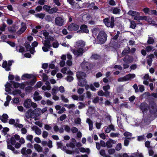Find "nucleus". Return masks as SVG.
Segmentation results:
<instances>
[{"instance_id":"nucleus-1","label":"nucleus","mask_w":157,"mask_h":157,"mask_svg":"<svg viewBox=\"0 0 157 157\" xmlns=\"http://www.w3.org/2000/svg\"><path fill=\"white\" fill-rule=\"evenodd\" d=\"M107 35L106 33L103 31L100 32L97 37V40L101 44L104 43L107 39Z\"/></svg>"},{"instance_id":"nucleus-2","label":"nucleus","mask_w":157,"mask_h":157,"mask_svg":"<svg viewBox=\"0 0 157 157\" xmlns=\"http://www.w3.org/2000/svg\"><path fill=\"white\" fill-rule=\"evenodd\" d=\"M149 113L150 114L155 117L157 116V106L154 102L149 105Z\"/></svg>"},{"instance_id":"nucleus-3","label":"nucleus","mask_w":157,"mask_h":157,"mask_svg":"<svg viewBox=\"0 0 157 157\" xmlns=\"http://www.w3.org/2000/svg\"><path fill=\"white\" fill-rule=\"evenodd\" d=\"M105 25L108 27H110L113 28L114 25V18L113 17H111V20L108 18H106L103 20Z\"/></svg>"},{"instance_id":"nucleus-4","label":"nucleus","mask_w":157,"mask_h":157,"mask_svg":"<svg viewBox=\"0 0 157 157\" xmlns=\"http://www.w3.org/2000/svg\"><path fill=\"white\" fill-rule=\"evenodd\" d=\"M24 107L26 108H29L32 107L34 108H36L37 104L33 102H32L30 99H28L25 100L24 102Z\"/></svg>"},{"instance_id":"nucleus-5","label":"nucleus","mask_w":157,"mask_h":157,"mask_svg":"<svg viewBox=\"0 0 157 157\" xmlns=\"http://www.w3.org/2000/svg\"><path fill=\"white\" fill-rule=\"evenodd\" d=\"M135 77V74H129L126 75L123 77L119 78L117 81L119 82L127 81L134 78Z\"/></svg>"},{"instance_id":"nucleus-6","label":"nucleus","mask_w":157,"mask_h":157,"mask_svg":"<svg viewBox=\"0 0 157 157\" xmlns=\"http://www.w3.org/2000/svg\"><path fill=\"white\" fill-rule=\"evenodd\" d=\"M135 77V74H129L126 75L123 77L119 78L117 81L119 82L127 81L134 78Z\"/></svg>"},{"instance_id":"nucleus-7","label":"nucleus","mask_w":157,"mask_h":157,"mask_svg":"<svg viewBox=\"0 0 157 157\" xmlns=\"http://www.w3.org/2000/svg\"><path fill=\"white\" fill-rule=\"evenodd\" d=\"M81 66L82 69L85 71H88L91 69L94 66L93 63L85 62L82 63Z\"/></svg>"},{"instance_id":"nucleus-8","label":"nucleus","mask_w":157,"mask_h":157,"mask_svg":"<svg viewBox=\"0 0 157 157\" xmlns=\"http://www.w3.org/2000/svg\"><path fill=\"white\" fill-rule=\"evenodd\" d=\"M51 40H45L42 41L44 46L42 48L44 52H47L49 51L51 47L50 43Z\"/></svg>"},{"instance_id":"nucleus-9","label":"nucleus","mask_w":157,"mask_h":157,"mask_svg":"<svg viewBox=\"0 0 157 157\" xmlns=\"http://www.w3.org/2000/svg\"><path fill=\"white\" fill-rule=\"evenodd\" d=\"M55 23L56 25L61 26L64 25L65 20L61 17H57L55 19Z\"/></svg>"},{"instance_id":"nucleus-10","label":"nucleus","mask_w":157,"mask_h":157,"mask_svg":"<svg viewBox=\"0 0 157 157\" xmlns=\"http://www.w3.org/2000/svg\"><path fill=\"white\" fill-rule=\"evenodd\" d=\"M71 51L77 57L82 56L83 53L85 52L84 49L81 48H76V49H71Z\"/></svg>"},{"instance_id":"nucleus-11","label":"nucleus","mask_w":157,"mask_h":157,"mask_svg":"<svg viewBox=\"0 0 157 157\" xmlns=\"http://www.w3.org/2000/svg\"><path fill=\"white\" fill-rule=\"evenodd\" d=\"M155 118V117L149 114L147 115L143 120V121H144L146 124H149Z\"/></svg>"},{"instance_id":"nucleus-12","label":"nucleus","mask_w":157,"mask_h":157,"mask_svg":"<svg viewBox=\"0 0 157 157\" xmlns=\"http://www.w3.org/2000/svg\"><path fill=\"white\" fill-rule=\"evenodd\" d=\"M79 26L74 23L70 24L67 27V29L70 31H74L77 30L79 28Z\"/></svg>"},{"instance_id":"nucleus-13","label":"nucleus","mask_w":157,"mask_h":157,"mask_svg":"<svg viewBox=\"0 0 157 157\" xmlns=\"http://www.w3.org/2000/svg\"><path fill=\"white\" fill-rule=\"evenodd\" d=\"M12 62L11 61H9L7 63L6 61H5L3 62L2 67L4 68L6 71H9L10 70V67L12 64Z\"/></svg>"},{"instance_id":"nucleus-14","label":"nucleus","mask_w":157,"mask_h":157,"mask_svg":"<svg viewBox=\"0 0 157 157\" xmlns=\"http://www.w3.org/2000/svg\"><path fill=\"white\" fill-rule=\"evenodd\" d=\"M85 45V43L83 40H80L76 42L75 46L76 48H82L84 49V48Z\"/></svg>"},{"instance_id":"nucleus-15","label":"nucleus","mask_w":157,"mask_h":157,"mask_svg":"<svg viewBox=\"0 0 157 157\" xmlns=\"http://www.w3.org/2000/svg\"><path fill=\"white\" fill-rule=\"evenodd\" d=\"M31 118H32L37 117L40 115V109L37 108L31 112Z\"/></svg>"},{"instance_id":"nucleus-16","label":"nucleus","mask_w":157,"mask_h":157,"mask_svg":"<svg viewBox=\"0 0 157 157\" xmlns=\"http://www.w3.org/2000/svg\"><path fill=\"white\" fill-rule=\"evenodd\" d=\"M80 30L77 31L78 33H87L89 32V29H88L87 26L85 25H82L80 28Z\"/></svg>"},{"instance_id":"nucleus-17","label":"nucleus","mask_w":157,"mask_h":157,"mask_svg":"<svg viewBox=\"0 0 157 157\" xmlns=\"http://www.w3.org/2000/svg\"><path fill=\"white\" fill-rule=\"evenodd\" d=\"M139 107L142 112L144 113L147 111L148 108V106L147 103L143 102L140 104Z\"/></svg>"},{"instance_id":"nucleus-18","label":"nucleus","mask_w":157,"mask_h":157,"mask_svg":"<svg viewBox=\"0 0 157 157\" xmlns=\"http://www.w3.org/2000/svg\"><path fill=\"white\" fill-rule=\"evenodd\" d=\"M31 129L37 135H40L41 134V130L37 126H34L31 128Z\"/></svg>"},{"instance_id":"nucleus-19","label":"nucleus","mask_w":157,"mask_h":157,"mask_svg":"<svg viewBox=\"0 0 157 157\" xmlns=\"http://www.w3.org/2000/svg\"><path fill=\"white\" fill-rule=\"evenodd\" d=\"M52 90H55V91L56 92L57 91H59L61 93H64L65 91V88L62 86H61L59 87L57 86H55L53 87Z\"/></svg>"},{"instance_id":"nucleus-20","label":"nucleus","mask_w":157,"mask_h":157,"mask_svg":"<svg viewBox=\"0 0 157 157\" xmlns=\"http://www.w3.org/2000/svg\"><path fill=\"white\" fill-rule=\"evenodd\" d=\"M43 35L45 36V40H51L53 39V37H51L49 35L48 33L47 32L46 30H43L41 32Z\"/></svg>"},{"instance_id":"nucleus-21","label":"nucleus","mask_w":157,"mask_h":157,"mask_svg":"<svg viewBox=\"0 0 157 157\" xmlns=\"http://www.w3.org/2000/svg\"><path fill=\"white\" fill-rule=\"evenodd\" d=\"M76 76L79 80V79L84 78L86 77V74L81 71H78L77 72Z\"/></svg>"},{"instance_id":"nucleus-22","label":"nucleus","mask_w":157,"mask_h":157,"mask_svg":"<svg viewBox=\"0 0 157 157\" xmlns=\"http://www.w3.org/2000/svg\"><path fill=\"white\" fill-rule=\"evenodd\" d=\"M86 122L89 125V130L92 131L93 128V122L90 118L86 119Z\"/></svg>"},{"instance_id":"nucleus-23","label":"nucleus","mask_w":157,"mask_h":157,"mask_svg":"<svg viewBox=\"0 0 157 157\" xmlns=\"http://www.w3.org/2000/svg\"><path fill=\"white\" fill-rule=\"evenodd\" d=\"M115 130L114 126L113 125L111 124L109 125V126L105 128V131L106 133H108L110 132L111 131H115Z\"/></svg>"},{"instance_id":"nucleus-24","label":"nucleus","mask_w":157,"mask_h":157,"mask_svg":"<svg viewBox=\"0 0 157 157\" xmlns=\"http://www.w3.org/2000/svg\"><path fill=\"white\" fill-rule=\"evenodd\" d=\"M42 98V97L40 96L39 93L37 91H35L34 93L33 99L36 101L40 100Z\"/></svg>"},{"instance_id":"nucleus-25","label":"nucleus","mask_w":157,"mask_h":157,"mask_svg":"<svg viewBox=\"0 0 157 157\" xmlns=\"http://www.w3.org/2000/svg\"><path fill=\"white\" fill-rule=\"evenodd\" d=\"M21 25V28L17 31V33L19 34H21L26 29V27L25 24L24 23H22Z\"/></svg>"},{"instance_id":"nucleus-26","label":"nucleus","mask_w":157,"mask_h":157,"mask_svg":"<svg viewBox=\"0 0 157 157\" xmlns=\"http://www.w3.org/2000/svg\"><path fill=\"white\" fill-rule=\"evenodd\" d=\"M53 129L56 132H59L60 133H62L64 131V130L62 127L59 128L56 125H55L53 127Z\"/></svg>"},{"instance_id":"nucleus-27","label":"nucleus","mask_w":157,"mask_h":157,"mask_svg":"<svg viewBox=\"0 0 157 157\" xmlns=\"http://www.w3.org/2000/svg\"><path fill=\"white\" fill-rule=\"evenodd\" d=\"M78 80V85L80 86H84L86 83V82L84 78L79 79Z\"/></svg>"},{"instance_id":"nucleus-28","label":"nucleus","mask_w":157,"mask_h":157,"mask_svg":"<svg viewBox=\"0 0 157 157\" xmlns=\"http://www.w3.org/2000/svg\"><path fill=\"white\" fill-rule=\"evenodd\" d=\"M34 147L37 151L40 152L42 151V148L39 144H34Z\"/></svg>"},{"instance_id":"nucleus-29","label":"nucleus","mask_w":157,"mask_h":157,"mask_svg":"<svg viewBox=\"0 0 157 157\" xmlns=\"http://www.w3.org/2000/svg\"><path fill=\"white\" fill-rule=\"evenodd\" d=\"M128 14L129 15L132 17H134V16H139L140 15L139 13L138 12L131 10H130L129 12H128Z\"/></svg>"},{"instance_id":"nucleus-30","label":"nucleus","mask_w":157,"mask_h":157,"mask_svg":"<svg viewBox=\"0 0 157 157\" xmlns=\"http://www.w3.org/2000/svg\"><path fill=\"white\" fill-rule=\"evenodd\" d=\"M8 116L6 114H3L2 116H0V119L3 122H6L8 118Z\"/></svg>"},{"instance_id":"nucleus-31","label":"nucleus","mask_w":157,"mask_h":157,"mask_svg":"<svg viewBox=\"0 0 157 157\" xmlns=\"http://www.w3.org/2000/svg\"><path fill=\"white\" fill-rule=\"evenodd\" d=\"M123 60L124 62L126 63H131L133 60L132 58L129 57L124 58L123 59Z\"/></svg>"},{"instance_id":"nucleus-32","label":"nucleus","mask_w":157,"mask_h":157,"mask_svg":"<svg viewBox=\"0 0 157 157\" xmlns=\"http://www.w3.org/2000/svg\"><path fill=\"white\" fill-rule=\"evenodd\" d=\"M52 94L53 95V99L56 101L58 100L59 98L56 95L57 92L55 91V90H52Z\"/></svg>"},{"instance_id":"nucleus-33","label":"nucleus","mask_w":157,"mask_h":157,"mask_svg":"<svg viewBox=\"0 0 157 157\" xmlns=\"http://www.w3.org/2000/svg\"><path fill=\"white\" fill-rule=\"evenodd\" d=\"M58 10V9L57 7L50 8L48 13L49 14H53L57 12Z\"/></svg>"},{"instance_id":"nucleus-34","label":"nucleus","mask_w":157,"mask_h":157,"mask_svg":"<svg viewBox=\"0 0 157 157\" xmlns=\"http://www.w3.org/2000/svg\"><path fill=\"white\" fill-rule=\"evenodd\" d=\"M33 76L32 74H25L23 75L22 77V78L23 79H25V78H27L28 79H30L31 78H33Z\"/></svg>"},{"instance_id":"nucleus-35","label":"nucleus","mask_w":157,"mask_h":157,"mask_svg":"<svg viewBox=\"0 0 157 157\" xmlns=\"http://www.w3.org/2000/svg\"><path fill=\"white\" fill-rule=\"evenodd\" d=\"M14 125L15 127H18L19 128H21L23 127V124H19V119H17L16 120V122H15Z\"/></svg>"},{"instance_id":"nucleus-36","label":"nucleus","mask_w":157,"mask_h":157,"mask_svg":"<svg viewBox=\"0 0 157 157\" xmlns=\"http://www.w3.org/2000/svg\"><path fill=\"white\" fill-rule=\"evenodd\" d=\"M145 49L147 52H151L152 51L154 50V48L152 46L148 45L146 47Z\"/></svg>"},{"instance_id":"nucleus-37","label":"nucleus","mask_w":157,"mask_h":157,"mask_svg":"<svg viewBox=\"0 0 157 157\" xmlns=\"http://www.w3.org/2000/svg\"><path fill=\"white\" fill-rule=\"evenodd\" d=\"M31 109H29L25 113V116L27 119H29L30 117L31 118Z\"/></svg>"},{"instance_id":"nucleus-38","label":"nucleus","mask_w":157,"mask_h":157,"mask_svg":"<svg viewBox=\"0 0 157 157\" xmlns=\"http://www.w3.org/2000/svg\"><path fill=\"white\" fill-rule=\"evenodd\" d=\"M120 135V134L118 132H111L110 133L109 136L112 138H115L119 137Z\"/></svg>"},{"instance_id":"nucleus-39","label":"nucleus","mask_w":157,"mask_h":157,"mask_svg":"<svg viewBox=\"0 0 157 157\" xmlns=\"http://www.w3.org/2000/svg\"><path fill=\"white\" fill-rule=\"evenodd\" d=\"M16 51L20 52H22L24 51V48L22 46H17L16 48Z\"/></svg>"},{"instance_id":"nucleus-40","label":"nucleus","mask_w":157,"mask_h":157,"mask_svg":"<svg viewBox=\"0 0 157 157\" xmlns=\"http://www.w3.org/2000/svg\"><path fill=\"white\" fill-rule=\"evenodd\" d=\"M121 10L117 7H115L113 10V13L114 14H119L121 12Z\"/></svg>"},{"instance_id":"nucleus-41","label":"nucleus","mask_w":157,"mask_h":157,"mask_svg":"<svg viewBox=\"0 0 157 157\" xmlns=\"http://www.w3.org/2000/svg\"><path fill=\"white\" fill-rule=\"evenodd\" d=\"M80 151L81 152H87L89 153L90 152V149L89 148L85 149L84 147H81L79 148Z\"/></svg>"},{"instance_id":"nucleus-42","label":"nucleus","mask_w":157,"mask_h":157,"mask_svg":"<svg viewBox=\"0 0 157 157\" xmlns=\"http://www.w3.org/2000/svg\"><path fill=\"white\" fill-rule=\"evenodd\" d=\"M35 15L36 17L43 19L44 18L45 16V14L42 13H40L35 14Z\"/></svg>"},{"instance_id":"nucleus-43","label":"nucleus","mask_w":157,"mask_h":157,"mask_svg":"<svg viewBox=\"0 0 157 157\" xmlns=\"http://www.w3.org/2000/svg\"><path fill=\"white\" fill-rule=\"evenodd\" d=\"M60 98L61 100L64 102L67 103L69 102V100L65 97L63 94H61L60 95Z\"/></svg>"},{"instance_id":"nucleus-44","label":"nucleus","mask_w":157,"mask_h":157,"mask_svg":"<svg viewBox=\"0 0 157 157\" xmlns=\"http://www.w3.org/2000/svg\"><path fill=\"white\" fill-rule=\"evenodd\" d=\"M130 51V49L129 48L124 49L122 53V55L124 56L126 55L129 53Z\"/></svg>"},{"instance_id":"nucleus-45","label":"nucleus","mask_w":157,"mask_h":157,"mask_svg":"<svg viewBox=\"0 0 157 157\" xmlns=\"http://www.w3.org/2000/svg\"><path fill=\"white\" fill-rule=\"evenodd\" d=\"M130 27L132 29H134L136 26V23L134 21H131L130 20Z\"/></svg>"},{"instance_id":"nucleus-46","label":"nucleus","mask_w":157,"mask_h":157,"mask_svg":"<svg viewBox=\"0 0 157 157\" xmlns=\"http://www.w3.org/2000/svg\"><path fill=\"white\" fill-rule=\"evenodd\" d=\"M21 93V91L19 90H16L12 91V94L13 95L19 94Z\"/></svg>"},{"instance_id":"nucleus-47","label":"nucleus","mask_w":157,"mask_h":157,"mask_svg":"<svg viewBox=\"0 0 157 157\" xmlns=\"http://www.w3.org/2000/svg\"><path fill=\"white\" fill-rule=\"evenodd\" d=\"M64 106L69 109H71V108H74L75 107V105L74 104H65L64 105Z\"/></svg>"},{"instance_id":"nucleus-48","label":"nucleus","mask_w":157,"mask_h":157,"mask_svg":"<svg viewBox=\"0 0 157 157\" xmlns=\"http://www.w3.org/2000/svg\"><path fill=\"white\" fill-rule=\"evenodd\" d=\"M33 90V87L31 86H28L26 87L25 90L26 93H29L30 92Z\"/></svg>"},{"instance_id":"nucleus-49","label":"nucleus","mask_w":157,"mask_h":157,"mask_svg":"<svg viewBox=\"0 0 157 157\" xmlns=\"http://www.w3.org/2000/svg\"><path fill=\"white\" fill-rule=\"evenodd\" d=\"M26 147H23L21 150V153L23 155V156H27V155L26 153Z\"/></svg>"},{"instance_id":"nucleus-50","label":"nucleus","mask_w":157,"mask_h":157,"mask_svg":"<svg viewBox=\"0 0 157 157\" xmlns=\"http://www.w3.org/2000/svg\"><path fill=\"white\" fill-rule=\"evenodd\" d=\"M67 81L71 82L74 79V78L71 75H68L65 78Z\"/></svg>"},{"instance_id":"nucleus-51","label":"nucleus","mask_w":157,"mask_h":157,"mask_svg":"<svg viewBox=\"0 0 157 157\" xmlns=\"http://www.w3.org/2000/svg\"><path fill=\"white\" fill-rule=\"evenodd\" d=\"M33 138V136L32 135H28L26 136V140L29 141L31 142H32Z\"/></svg>"},{"instance_id":"nucleus-52","label":"nucleus","mask_w":157,"mask_h":157,"mask_svg":"<svg viewBox=\"0 0 157 157\" xmlns=\"http://www.w3.org/2000/svg\"><path fill=\"white\" fill-rule=\"evenodd\" d=\"M51 7L50 6L44 5L43 6V9L48 13H49L50 8H51Z\"/></svg>"},{"instance_id":"nucleus-53","label":"nucleus","mask_w":157,"mask_h":157,"mask_svg":"<svg viewBox=\"0 0 157 157\" xmlns=\"http://www.w3.org/2000/svg\"><path fill=\"white\" fill-rule=\"evenodd\" d=\"M147 42L149 44H152L154 42V40L153 38L149 37L148 38Z\"/></svg>"},{"instance_id":"nucleus-54","label":"nucleus","mask_w":157,"mask_h":157,"mask_svg":"<svg viewBox=\"0 0 157 157\" xmlns=\"http://www.w3.org/2000/svg\"><path fill=\"white\" fill-rule=\"evenodd\" d=\"M145 138V136L144 135L141 136H138L137 137V140L138 141H140L144 140Z\"/></svg>"},{"instance_id":"nucleus-55","label":"nucleus","mask_w":157,"mask_h":157,"mask_svg":"<svg viewBox=\"0 0 157 157\" xmlns=\"http://www.w3.org/2000/svg\"><path fill=\"white\" fill-rule=\"evenodd\" d=\"M44 128L45 129L48 131L51 130L52 129V127L50 125L46 124L44 125Z\"/></svg>"},{"instance_id":"nucleus-56","label":"nucleus","mask_w":157,"mask_h":157,"mask_svg":"<svg viewBox=\"0 0 157 157\" xmlns=\"http://www.w3.org/2000/svg\"><path fill=\"white\" fill-rule=\"evenodd\" d=\"M106 145L108 148H110L112 147V145L109 140L106 142Z\"/></svg>"},{"instance_id":"nucleus-57","label":"nucleus","mask_w":157,"mask_h":157,"mask_svg":"<svg viewBox=\"0 0 157 157\" xmlns=\"http://www.w3.org/2000/svg\"><path fill=\"white\" fill-rule=\"evenodd\" d=\"M78 103L79 104L78 106V108L79 109H81L85 107V104L83 103L82 102H79Z\"/></svg>"},{"instance_id":"nucleus-58","label":"nucleus","mask_w":157,"mask_h":157,"mask_svg":"<svg viewBox=\"0 0 157 157\" xmlns=\"http://www.w3.org/2000/svg\"><path fill=\"white\" fill-rule=\"evenodd\" d=\"M122 148V145L121 143H118L115 149L117 151H119Z\"/></svg>"},{"instance_id":"nucleus-59","label":"nucleus","mask_w":157,"mask_h":157,"mask_svg":"<svg viewBox=\"0 0 157 157\" xmlns=\"http://www.w3.org/2000/svg\"><path fill=\"white\" fill-rule=\"evenodd\" d=\"M48 135V132L46 131H44L42 133V136L44 138H46Z\"/></svg>"},{"instance_id":"nucleus-60","label":"nucleus","mask_w":157,"mask_h":157,"mask_svg":"<svg viewBox=\"0 0 157 157\" xmlns=\"http://www.w3.org/2000/svg\"><path fill=\"white\" fill-rule=\"evenodd\" d=\"M84 90L83 88H80L78 89L77 92L79 94L81 95L83 93Z\"/></svg>"},{"instance_id":"nucleus-61","label":"nucleus","mask_w":157,"mask_h":157,"mask_svg":"<svg viewBox=\"0 0 157 157\" xmlns=\"http://www.w3.org/2000/svg\"><path fill=\"white\" fill-rule=\"evenodd\" d=\"M46 86L47 87L48 90H50L51 89V87L50 86V84L49 82L46 81L45 83Z\"/></svg>"},{"instance_id":"nucleus-62","label":"nucleus","mask_w":157,"mask_h":157,"mask_svg":"<svg viewBox=\"0 0 157 157\" xmlns=\"http://www.w3.org/2000/svg\"><path fill=\"white\" fill-rule=\"evenodd\" d=\"M67 147H70L72 148H73L75 147V145L72 143H71L69 144H67L66 145Z\"/></svg>"},{"instance_id":"nucleus-63","label":"nucleus","mask_w":157,"mask_h":157,"mask_svg":"<svg viewBox=\"0 0 157 157\" xmlns=\"http://www.w3.org/2000/svg\"><path fill=\"white\" fill-rule=\"evenodd\" d=\"M71 131L73 133H75L78 132V129L76 128L73 127L71 129Z\"/></svg>"},{"instance_id":"nucleus-64","label":"nucleus","mask_w":157,"mask_h":157,"mask_svg":"<svg viewBox=\"0 0 157 157\" xmlns=\"http://www.w3.org/2000/svg\"><path fill=\"white\" fill-rule=\"evenodd\" d=\"M15 139L13 136H12L10 138V141L11 144L13 145H14L16 143V141Z\"/></svg>"}]
</instances>
